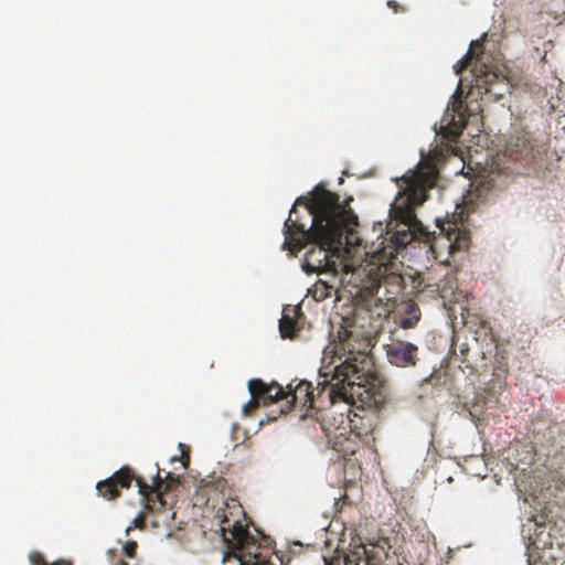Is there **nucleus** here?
I'll list each match as a JSON object with an SVG mask.
<instances>
[{
    "label": "nucleus",
    "instance_id": "nucleus-1",
    "mask_svg": "<svg viewBox=\"0 0 565 565\" xmlns=\"http://www.w3.org/2000/svg\"><path fill=\"white\" fill-rule=\"evenodd\" d=\"M310 199L296 200L284 224V249L291 253L311 244L305 254L302 269L307 274L332 273L342 265L345 273H354L353 266L344 263L350 247L360 245L355 227L358 216L338 194L319 184L311 191ZM333 280L335 276L332 275Z\"/></svg>",
    "mask_w": 565,
    "mask_h": 565
},
{
    "label": "nucleus",
    "instance_id": "nucleus-7",
    "mask_svg": "<svg viewBox=\"0 0 565 565\" xmlns=\"http://www.w3.org/2000/svg\"><path fill=\"white\" fill-rule=\"evenodd\" d=\"M545 151L543 145L537 143L530 132L516 131L507 143L505 156L512 161H519L523 166L534 163Z\"/></svg>",
    "mask_w": 565,
    "mask_h": 565
},
{
    "label": "nucleus",
    "instance_id": "nucleus-20",
    "mask_svg": "<svg viewBox=\"0 0 565 565\" xmlns=\"http://www.w3.org/2000/svg\"><path fill=\"white\" fill-rule=\"evenodd\" d=\"M262 404V399L258 397L250 398V401L243 406L245 415H250Z\"/></svg>",
    "mask_w": 565,
    "mask_h": 565
},
{
    "label": "nucleus",
    "instance_id": "nucleus-14",
    "mask_svg": "<svg viewBox=\"0 0 565 565\" xmlns=\"http://www.w3.org/2000/svg\"><path fill=\"white\" fill-rule=\"evenodd\" d=\"M457 115L458 119H456L455 115L452 116L449 122L448 135H450L452 140H456L462 132V129L466 127V117L462 113V102L460 100L457 106Z\"/></svg>",
    "mask_w": 565,
    "mask_h": 565
},
{
    "label": "nucleus",
    "instance_id": "nucleus-27",
    "mask_svg": "<svg viewBox=\"0 0 565 565\" xmlns=\"http://www.w3.org/2000/svg\"><path fill=\"white\" fill-rule=\"evenodd\" d=\"M484 83H487V84H490V83H491V81L489 79V75H486Z\"/></svg>",
    "mask_w": 565,
    "mask_h": 565
},
{
    "label": "nucleus",
    "instance_id": "nucleus-15",
    "mask_svg": "<svg viewBox=\"0 0 565 565\" xmlns=\"http://www.w3.org/2000/svg\"><path fill=\"white\" fill-rule=\"evenodd\" d=\"M439 290H440V298L443 299H449L451 300L455 290L457 289V280L454 277V275H446L443 279L439 281H436Z\"/></svg>",
    "mask_w": 565,
    "mask_h": 565
},
{
    "label": "nucleus",
    "instance_id": "nucleus-11",
    "mask_svg": "<svg viewBox=\"0 0 565 565\" xmlns=\"http://www.w3.org/2000/svg\"><path fill=\"white\" fill-rule=\"evenodd\" d=\"M328 443L345 460L354 455L359 447L358 436H352V430L339 433L337 436L328 439Z\"/></svg>",
    "mask_w": 565,
    "mask_h": 565
},
{
    "label": "nucleus",
    "instance_id": "nucleus-22",
    "mask_svg": "<svg viewBox=\"0 0 565 565\" xmlns=\"http://www.w3.org/2000/svg\"><path fill=\"white\" fill-rule=\"evenodd\" d=\"M179 483V477H174L172 473L168 472L164 478V490L168 491L172 489L175 484Z\"/></svg>",
    "mask_w": 565,
    "mask_h": 565
},
{
    "label": "nucleus",
    "instance_id": "nucleus-17",
    "mask_svg": "<svg viewBox=\"0 0 565 565\" xmlns=\"http://www.w3.org/2000/svg\"><path fill=\"white\" fill-rule=\"evenodd\" d=\"M476 47H482V44L478 41L471 42L470 50L467 52V54L454 65L456 74H460L462 71L470 66L473 60V51Z\"/></svg>",
    "mask_w": 565,
    "mask_h": 565
},
{
    "label": "nucleus",
    "instance_id": "nucleus-25",
    "mask_svg": "<svg viewBox=\"0 0 565 565\" xmlns=\"http://www.w3.org/2000/svg\"><path fill=\"white\" fill-rule=\"evenodd\" d=\"M31 561L35 565L46 564L41 554H34L31 556Z\"/></svg>",
    "mask_w": 565,
    "mask_h": 565
},
{
    "label": "nucleus",
    "instance_id": "nucleus-13",
    "mask_svg": "<svg viewBox=\"0 0 565 565\" xmlns=\"http://www.w3.org/2000/svg\"><path fill=\"white\" fill-rule=\"evenodd\" d=\"M420 319L419 307L415 302H408L404 310V316L401 317L398 324L403 329H409L417 324Z\"/></svg>",
    "mask_w": 565,
    "mask_h": 565
},
{
    "label": "nucleus",
    "instance_id": "nucleus-3",
    "mask_svg": "<svg viewBox=\"0 0 565 565\" xmlns=\"http://www.w3.org/2000/svg\"><path fill=\"white\" fill-rule=\"evenodd\" d=\"M437 178L438 171L434 164L420 163L415 171L397 180L399 192L391 205V221L387 224L396 248L405 247L414 238L426 234L415 209L426 201L427 192L435 186Z\"/></svg>",
    "mask_w": 565,
    "mask_h": 565
},
{
    "label": "nucleus",
    "instance_id": "nucleus-24",
    "mask_svg": "<svg viewBox=\"0 0 565 565\" xmlns=\"http://www.w3.org/2000/svg\"><path fill=\"white\" fill-rule=\"evenodd\" d=\"M387 7H388L390 9H392L395 13H397V12H404V11H405V9H404V8H402V7H401L396 1H394V0H390V1H387Z\"/></svg>",
    "mask_w": 565,
    "mask_h": 565
},
{
    "label": "nucleus",
    "instance_id": "nucleus-4",
    "mask_svg": "<svg viewBox=\"0 0 565 565\" xmlns=\"http://www.w3.org/2000/svg\"><path fill=\"white\" fill-rule=\"evenodd\" d=\"M243 509H220L216 518L220 520L224 542L241 565H281L278 555L268 556L243 525L241 516Z\"/></svg>",
    "mask_w": 565,
    "mask_h": 565
},
{
    "label": "nucleus",
    "instance_id": "nucleus-8",
    "mask_svg": "<svg viewBox=\"0 0 565 565\" xmlns=\"http://www.w3.org/2000/svg\"><path fill=\"white\" fill-rule=\"evenodd\" d=\"M465 206L459 207V212L454 213L452 220H446L443 222H438V227L441 233L445 234L447 241L449 242L450 253L456 250H462L468 248L469 246V235L467 230L463 227V218L462 215L466 212L467 215L470 211L473 210L472 206L468 203L467 200L463 201Z\"/></svg>",
    "mask_w": 565,
    "mask_h": 565
},
{
    "label": "nucleus",
    "instance_id": "nucleus-6",
    "mask_svg": "<svg viewBox=\"0 0 565 565\" xmlns=\"http://www.w3.org/2000/svg\"><path fill=\"white\" fill-rule=\"evenodd\" d=\"M312 418L319 423L321 430L326 434L328 439L337 436L339 433H348L354 429L367 431L371 430L373 426L372 417L366 418L356 413L353 414V417H350L349 414H335L331 409H322L321 407L316 411Z\"/></svg>",
    "mask_w": 565,
    "mask_h": 565
},
{
    "label": "nucleus",
    "instance_id": "nucleus-26",
    "mask_svg": "<svg viewBox=\"0 0 565 565\" xmlns=\"http://www.w3.org/2000/svg\"><path fill=\"white\" fill-rule=\"evenodd\" d=\"M43 565H72L70 562L66 561H58L52 564H43ZM117 565H128L125 561L120 559L118 561Z\"/></svg>",
    "mask_w": 565,
    "mask_h": 565
},
{
    "label": "nucleus",
    "instance_id": "nucleus-21",
    "mask_svg": "<svg viewBox=\"0 0 565 565\" xmlns=\"http://www.w3.org/2000/svg\"><path fill=\"white\" fill-rule=\"evenodd\" d=\"M137 542L135 541H128L122 547V551L127 557L134 558L137 553Z\"/></svg>",
    "mask_w": 565,
    "mask_h": 565
},
{
    "label": "nucleus",
    "instance_id": "nucleus-9",
    "mask_svg": "<svg viewBox=\"0 0 565 565\" xmlns=\"http://www.w3.org/2000/svg\"><path fill=\"white\" fill-rule=\"evenodd\" d=\"M386 356L392 365L397 367H414L419 361V350L414 343L403 340H392L386 345Z\"/></svg>",
    "mask_w": 565,
    "mask_h": 565
},
{
    "label": "nucleus",
    "instance_id": "nucleus-5",
    "mask_svg": "<svg viewBox=\"0 0 565 565\" xmlns=\"http://www.w3.org/2000/svg\"><path fill=\"white\" fill-rule=\"evenodd\" d=\"M136 481L139 493L143 497L145 507L150 512H162L167 507L164 492L161 490L163 479L160 476V469H157L153 477V483L148 484L142 478L135 475L134 470L125 466L116 471L111 477L106 480L99 481L96 486L97 492L106 500H115L120 493L121 489H128L132 481Z\"/></svg>",
    "mask_w": 565,
    "mask_h": 565
},
{
    "label": "nucleus",
    "instance_id": "nucleus-18",
    "mask_svg": "<svg viewBox=\"0 0 565 565\" xmlns=\"http://www.w3.org/2000/svg\"><path fill=\"white\" fill-rule=\"evenodd\" d=\"M364 554L365 548L363 546H359L344 556L343 565H367V559L363 557Z\"/></svg>",
    "mask_w": 565,
    "mask_h": 565
},
{
    "label": "nucleus",
    "instance_id": "nucleus-12",
    "mask_svg": "<svg viewBox=\"0 0 565 565\" xmlns=\"http://www.w3.org/2000/svg\"><path fill=\"white\" fill-rule=\"evenodd\" d=\"M299 311L295 308H284L282 317L279 320V331L282 338H292L296 334V321L294 316Z\"/></svg>",
    "mask_w": 565,
    "mask_h": 565
},
{
    "label": "nucleus",
    "instance_id": "nucleus-23",
    "mask_svg": "<svg viewBox=\"0 0 565 565\" xmlns=\"http://www.w3.org/2000/svg\"><path fill=\"white\" fill-rule=\"evenodd\" d=\"M145 526V518L142 515H138L134 519L132 525L128 526L126 532L128 533L132 527H143Z\"/></svg>",
    "mask_w": 565,
    "mask_h": 565
},
{
    "label": "nucleus",
    "instance_id": "nucleus-2",
    "mask_svg": "<svg viewBox=\"0 0 565 565\" xmlns=\"http://www.w3.org/2000/svg\"><path fill=\"white\" fill-rule=\"evenodd\" d=\"M367 348L365 340L358 339L351 330L341 327L338 341L323 351L324 360L329 353L332 354L329 364L320 370V376L324 380L316 388L306 380L291 381L285 393L288 403L286 412L299 408L303 412L301 418L313 417L320 408L317 403L322 399L327 390V398L331 404L342 401L348 405L360 403L362 407H371L381 403L384 398L382 381L374 371Z\"/></svg>",
    "mask_w": 565,
    "mask_h": 565
},
{
    "label": "nucleus",
    "instance_id": "nucleus-19",
    "mask_svg": "<svg viewBox=\"0 0 565 565\" xmlns=\"http://www.w3.org/2000/svg\"><path fill=\"white\" fill-rule=\"evenodd\" d=\"M335 289L334 284L327 280L319 279L315 285V297L324 299L331 296V292Z\"/></svg>",
    "mask_w": 565,
    "mask_h": 565
},
{
    "label": "nucleus",
    "instance_id": "nucleus-10",
    "mask_svg": "<svg viewBox=\"0 0 565 565\" xmlns=\"http://www.w3.org/2000/svg\"><path fill=\"white\" fill-rule=\"evenodd\" d=\"M248 390L250 396L260 398L265 406L285 399L286 390L277 383L267 384L259 379H253L248 382Z\"/></svg>",
    "mask_w": 565,
    "mask_h": 565
},
{
    "label": "nucleus",
    "instance_id": "nucleus-16",
    "mask_svg": "<svg viewBox=\"0 0 565 565\" xmlns=\"http://www.w3.org/2000/svg\"><path fill=\"white\" fill-rule=\"evenodd\" d=\"M414 284L418 292L428 294L433 298L440 297V290L436 281L430 282L429 279L418 277L414 280Z\"/></svg>",
    "mask_w": 565,
    "mask_h": 565
}]
</instances>
